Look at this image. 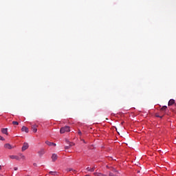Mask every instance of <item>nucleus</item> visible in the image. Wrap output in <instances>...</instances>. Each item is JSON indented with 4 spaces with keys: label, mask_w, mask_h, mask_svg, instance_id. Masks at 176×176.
Masks as SVG:
<instances>
[{
    "label": "nucleus",
    "mask_w": 176,
    "mask_h": 176,
    "mask_svg": "<svg viewBox=\"0 0 176 176\" xmlns=\"http://www.w3.org/2000/svg\"><path fill=\"white\" fill-rule=\"evenodd\" d=\"M58 157L57 156V154H56V153L52 154V162H56V160H57Z\"/></svg>",
    "instance_id": "6e6552de"
},
{
    "label": "nucleus",
    "mask_w": 176,
    "mask_h": 176,
    "mask_svg": "<svg viewBox=\"0 0 176 176\" xmlns=\"http://www.w3.org/2000/svg\"><path fill=\"white\" fill-rule=\"evenodd\" d=\"M17 169H18L17 167H14V170L15 171H17Z\"/></svg>",
    "instance_id": "a878e982"
},
{
    "label": "nucleus",
    "mask_w": 176,
    "mask_h": 176,
    "mask_svg": "<svg viewBox=\"0 0 176 176\" xmlns=\"http://www.w3.org/2000/svg\"><path fill=\"white\" fill-rule=\"evenodd\" d=\"M12 124L15 125V126H19V122L17 121H13L12 122Z\"/></svg>",
    "instance_id": "a211bd4d"
},
{
    "label": "nucleus",
    "mask_w": 176,
    "mask_h": 176,
    "mask_svg": "<svg viewBox=\"0 0 176 176\" xmlns=\"http://www.w3.org/2000/svg\"><path fill=\"white\" fill-rule=\"evenodd\" d=\"M70 131L69 126H66L65 127H62L60 130V134H64V133H68Z\"/></svg>",
    "instance_id": "f257e3e1"
},
{
    "label": "nucleus",
    "mask_w": 176,
    "mask_h": 176,
    "mask_svg": "<svg viewBox=\"0 0 176 176\" xmlns=\"http://www.w3.org/2000/svg\"><path fill=\"white\" fill-rule=\"evenodd\" d=\"M4 147L6 148V149H13V146H12V145H10V144H6L4 145Z\"/></svg>",
    "instance_id": "1a4fd4ad"
},
{
    "label": "nucleus",
    "mask_w": 176,
    "mask_h": 176,
    "mask_svg": "<svg viewBox=\"0 0 176 176\" xmlns=\"http://www.w3.org/2000/svg\"><path fill=\"white\" fill-rule=\"evenodd\" d=\"M67 143L69 144V146H70V148H71V146H74L75 145L74 143H72L71 142H67Z\"/></svg>",
    "instance_id": "f3484780"
},
{
    "label": "nucleus",
    "mask_w": 176,
    "mask_h": 176,
    "mask_svg": "<svg viewBox=\"0 0 176 176\" xmlns=\"http://www.w3.org/2000/svg\"><path fill=\"white\" fill-rule=\"evenodd\" d=\"M45 144H47V145H48L49 146H56V144H55V143H53V142H49V141H45Z\"/></svg>",
    "instance_id": "0eeeda50"
},
{
    "label": "nucleus",
    "mask_w": 176,
    "mask_h": 176,
    "mask_svg": "<svg viewBox=\"0 0 176 176\" xmlns=\"http://www.w3.org/2000/svg\"><path fill=\"white\" fill-rule=\"evenodd\" d=\"M82 142H84V144H86V142H85V140H82Z\"/></svg>",
    "instance_id": "bb28decb"
},
{
    "label": "nucleus",
    "mask_w": 176,
    "mask_h": 176,
    "mask_svg": "<svg viewBox=\"0 0 176 176\" xmlns=\"http://www.w3.org/2000/svg\"><path fill=\"white\" fill-rule=\"evenodd\" d=\"M32 130L33 133H36L38 131V125L36 124L32 125Z\"/></svg>",
    "instance_id": "f03ea898"
},
{
    "label": "nucleus",
    "mask_w": 176,
    "mask_h": 176,
    "mask_svg": "<svg viewBox=\"0 0 176 176\" xmlns=\"http://www.w3.org/2000/svg\"><path fill=\"white\" fill-rule=\"evenodd\" d=\"M96 168H97V166H94L92 168L87 167L86 170L87 171H90L91 173H93L96 170Z\"/></svg>",
    "instance_id": "7ed1b4c3"
},
{
    "label": "nucleus",
    "mask_w": 176,
    "mask_h": 176,
    "mask_svg": "<svg viewBox=\"0 0 176 176\" xmlns=\"http://www.w3.org/2000/svg\"><path fill=\"white\" fill-rule=\"evenodd\" d=\"M94 175L95 176H100V173H94Z\"/></svg>",
    "instance_id": "412c9836"
},
{
    "label": "nucleus",
    "mask_w": 176,
    "mask_h": 176,
    "mask_svg": "<svg viewBox=\"0 0 176 176\" xmlns=\"http://www.w3.org/2000/svg\"><path fill=\"white\" fill-rule=\"evenodd\" d=\"M161 111H167V106H163L161 108Z\"/></svg>",
    "instance_id": "dca6fc26"
},
{
    "label": "nucleus",
    "mask_w": 176,
    "mask_h": 176,
    "mask_svg": "<svg viewBox=\"0 0 176 176\" xmlns=\"http://www.w3.org/2000/svg\"><path fill=\"white\" fill-rule=\"evenodd\" d=\"M28 143H23V145L22 146V152H24V151H26V149H28Z\"/></svg>",
    "instance_id": "20e7f679"
},
{
    "label": "nucleus",
    "mask_w": 176,
    "mask_h": 176,
    "mask_svg": "<svg viewBox=\"0 0 176 176\" xmlns=\"http://www.w3.org/2000/svg\"><path fill=\"white\" fill-rule=\"evenodd\" d=\"M1 132L3 133V134H6V135H8V129H1Z\"/></svg>",
    "instance_id": "ddd939ff"
},
{
    "label": "nucleus",
    "mask_w": 176,
    "mask_h": 176,
    "mask_svg": "<svg viewBox=\"0 0 176 176\" xmlns=\"http://www.w3.org/2000/svg\"><path fill=\"white\" fill-rule=\"evenodd\" d=\"M157 116V118H160V116Z\"/></svg>",
    "instance_id": "c85d7f7f"
},
{
    "label": "nucleus",
    "mask_w": 176,
    "mask_h": 176,
    "mask_svg": "<svg viewBox=\"0 0 176 176\" xmlns=\"http://www.w3.org/2000/svg\"><path fill=\"white\" fill-rule=\"evenodd\" d=\"M10 159L20 160V158L17 155H9Z\"/></svg>",
    "instance_id": "423d86ee"
},
{
    "label": "nucleus",
    "mask_w": 176,
    "mask_h": 176,
    "mask_svg": "<svg viewBox=\"0 0 176 176\" xmlns=\"http://www.w3.org/2000/svg\"><path fill=\"white\" fill-rule=\"evenodd\" d=\"M78 134L79 135H82V132L80 131V130L78 131Z\"/></svg>",
    "instance_id": "393cba45"
},
{
    "label": "nucleus",
    "mask_w": 176,
    "mask_h": 176,
    "mask_svg": "<svg viewBox=\"0 0 176 176\" xmlns=\"http://www.w3.org/2000/svg\"><path fill=\"white\" fill-rule=\"evenodd\" d=\"M111 171H113V173H118V170H116V169H115V168H112Z\"/></svg>",
    "instance_id": "aec40b11"
},
{
    "label": "nucleus",
    "mask_w": 176,
    "mask_h": 176,
    "mask_svg": "<svg viewBox=\"0 0 176 176\" xmlns=\"http://www.w3.org/2000/svg\"><path fill=\"white\" fill-rule=\"evenodd\" d=\"M21 131H25V133H28V128L27 126H22Z\"/></svg>",
    "instance_id": "f8f14e48"
},
{
    "label": "nucleus",
    "mask_w": 176,
    "mask_h": 176,
    "mask_svg": "<svg viewBox=\"0 0 176 176\" xmlns=\"http://www.w3.org/2000/svg\"><path fill=\"white\" fill-rule=\"evenodd\" d=\"M66 171H67V173L72 171V173H74V174H76V170H74V169L72 168H67L66 169Z\"/></svg>",
    "instance_id": "9b49d317"
},
{
    "label": "nucleus",
    "mask_w": 176,
    "mask_h": 176,
    "mask_svg": "<svg viewBox=\"0 0 176 176\" xmlns=\"http://www.w3.org/2000/svg\"><path fill=\"white\" fill-rule=\"evenodd\" d=\"M44 153H45V149H41V151H39L38 152V154L40 156V157H42V156H43Z\"/></svg>",
    "instance_id": "9d476101"
},
{
    "label": "nucleus",
    "mask_w": 176,
    "mask_h": 176,
    "mask_svg": "<svg viewBox=\"0 0 176 176\" xmlns=\"http://www.w3.org/2000/svg\"><path fill=\"white\" fill-rule=\"evenodd\" d=\"M2 170V166L0 165V171Z\"/></svg>",
    "instance_id": "cd10ccee"
},
{
    "label": "nucleus",
    "mask_w": 176,
    "mask_h": 176,
    "mask_svg": "<svg viewBox=\"0 0 176 176\" xmlns=\"http://www.w3.org/2000/svg\"><path fill=\"white\" fill-rule=\"evenodd\" d=\"M0 140H1V141H5V138H3V137H2V136H1V135H0Z\"/></svg>",
    "instance_id": "4be33fe9"
},
{
    "label": "nucleus",
    "mask_w": 176,
    "mask_h": 176,
    "mask_svg": "<svg viewBox=\"0 0 176 176\" xmlns=\"http://www.w3.org/2000/svg\"><path fill=\"white\" fill-rule=\"evenodd\" d=\"M20 159H22V160H25V157L22 153L19 154Z\"/></svg>",
    "instance_id": "4468645a"
},
{
    "label": "nucleus",
    "mask_w": 176,
    "mask_h": 176,
    "mask_svg": "<svg viewBox=\"0 0 176 176\" xmlns=\"http://www.w3.org/2000/svg\"><path fill=\"white\" fill-rule=\"evenodd\" d=\"M69 148H71L69 146H65V149H69Z\"/></svg>",
    "instance_id": "b1692460"
},
{
    "label": "nucleus",
    "mask_w": 176,
    "mask_h": 176,
    "mask_svg": "<svg viewBox=\"0 0 176 176\" xmlns=\"http://www.w3.org/2000/svg\"><path fill=\"white\" fill-rule=\"evenodd\" d=\"M109 176H118V175H116V174L112 173V172H109Z\"/></svg>",
    "instance_id": "6ab92c4d"
},
{
    "label": "nucleus",
    "mask_w": 176,
    "mask_h": 176,
    "mask_svg": "<svg viewBox=\"0 0 176 176\" xmlns=\"http://www.w3.org/2000/svg\"><path fill=\"white\" fill-rule=\"evenodd\" d=\"M99 176H107V175H104V174L100 173H99Z\"/></svg>",
    "instance_id": "5701e85b"
},
{
    "label": "nucleus",
    "mask_w": 176,
    "mask_h": 176,
    "mask_svg": "<svg viewBox=\"0 0 176 176\" xmlns=\"http://www.w3.org/2000/svg\"><path fill=\"white\" fill-rule=\"evenodd\" d=\"M175 104V100L174 99H170L168 103V107H171V105H174Z\"/></svg>",
    "instance_id": "39448f33"
},
{
    "label": "nucleus",
    "mask_w": 176,
    "mask_h": 176,
    "mask_svg": "<svg viewBox=\"0 0 176 176\" xmlns=\"http://www.w3.org/2000/svg\"><path fill=\"white\" fill-rule=\"evenodd\" d=\"M49 174H50V175H57V172L56 171H50L49 172Z\"/></svg>",
    "instance_id": "2eb2a0df"
}]
</instances>
